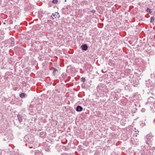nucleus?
<instances>
[{"instance_id": "obj_1", "label": "nucleus", "mask_w": 155, "mask_h": 155, "mask_svg": "<svg viewBox=\"0 0 155 155\" xmlns=\"http://www.w3.org/2000/svg\"><path fill=\"white\" fill-rule=\"evenodd\" d=\"M34 138L33 136L30 135H26L24 137V141L26 143V145L30 148H33L34 145Z\"/></svg>"}, {"instance_id": "obj_2", "label": "nucleus", "mask_w": 155, "mask_h": 155, "mask_svg": "<svg viewBox=\"0 0 155 155\" xmlns=\"http://www.w3.org/2000/svg\"><path fill=\"white\" fill-rule=\"evenodd\" d=\"M2 134L4 140L7 142L9 141L12 137V134L10 130H5L2 133Z\"/></svg>"}, {"instance_id": "obj_3", "label": "nucleus", "mask_w": 155, "mask_h": 155, "mask_svg": "<svg viewBox=\"0 0 155 155\" xmlns=\"http://www.w3.org/2000/svg\"><path fill=\"white\" fill-rule=\"evenodd\" d=\"M18 120L21 124H24V123H22L24 121L25 119V115L24 114H21L17 115Z\"/></svg>"}, {"instance_id": "obj_4", "label": "nucleus", "mask_w": 155, "mask_h": 155, "mask_svg": "<svg viewBox=\"0 0 155 155\" xmlns=\"http://www.w3.org/2000/svg\"><path fill=\"white\" fill-rule=\"evenodd\" d=\"M153 74H151V77L152 78H153L154 80H155L154 82V84H153L152 82L151 81H148L147 83H146V86L148 87H155V78H154L153 76Z\"/></svg>"}, {"instance_id": "obj_5", "label": "nucleus", "mask_w": 155, "mask_h": 155, "mask_svg": "<svg viewBox=\"0 0 155 155\" xmlns=\"http://www.w3.org/2000/svg\"><path fill=\"white\" fill-rule=\"evenodd\" d=\"M148 103L151 104H154L155 103V99L154 98L151 96H150L147 99Z\"/></svg>"}, {"instance_id": "obj_6", "label": "nucleus", "mask_w": 155, "mask_h": 155, "mask_svg": "<svg viewBox=\"0 0 155 155\" xmlns=\"http://www.w3.org/2000/svg\"><path fill=\"white\" fill-rule=\"evenodd\" d=\"M131 83L132 84V85H133L134 87H136L138 85V80L137 79H136L135 78H134L132 80Z\"/></svg>"}, {"instance_id": "obj_7", "label": "nucleus", "mask_w": 155, "mask_h": 155, "mask_svg": "<svg viewBox=\"0 0 155 155\" xmlns=\"http://www.w3.org/2000/svg\"><path fill=\"white\" fill-rule=\"evenodd\" d=\"M81 48L82 50L86 51L88 49V46H87V45L84 44L82 45L81 46Z\"/></svg>"}, {"instance_id": "obj_8", "label": "nucleus", "mask_w": 155, "mask_h": 155, "mask_svg": "<svg viewBox=\"0 0 155 155\" xmlns=\"http://www.w3.org/2000/svg\"><path fill=\"white\" fill-rule=\"evenodd\" d=\"M50 70L53 71L52 74L54 76L56 75V72H58V71L57 69L53 67H51L50 69Z\"/></svg>"}, {"instance_id": "obj_9", "label": "nucleus", "mask_w": 155, "mask_h": 155, "mask_svg": "<svg viewBox=\"0 0 155 155\" xmlns=\"http://www.w3.org/2000/svg\"><path fill=\"white\" fill-rule=\"evenodd\" d=\"M83 110L82 107L79 105H78L77 106L76 108V110L78 112H80L82 111Z\"/></svg>"}, {"instance_id": "obj_10", "label": "nucleus", "mask_w": 155, "mask_h": 155, "mask_svg": "<svg viewBox=\"0 0 155 155\" xmlns=\"http://www.w3.org/2000/svg\"><path fill=\"white\" fill-rule=\"evenodd\" d=\"M10 46H13L14 45V41L13 39H11L9 40Z\"/></svg>"}, {"instance_id": "obj_11", "label": "nucleus", "mask_w": 155, "mask_h": 155, "mask_svg": "<svg viewBox=\"0 0 155 155\" xmlns=\"http://www.w3.org/2000/svg\"><path fill=\"white\" fill-rule=\"evenodd\" d=\"M35 155H39L40 154H42L41 152L38 150H37L35 151Z\"/></svg>"}, {"instance_id": "obj_12", "label": "nucleus", "mask_w": 155, "mask_h": 155, "mask_svg": "<svg viewBox=\"0 0 155 155\" xmlns=\"http://www.w3.org/2000/svg\"><path fill=\"white\" fill-rule=\"evenodd\" d=\"M153 106L152 107H151V110L153 113H154L155 112V104H153Z\"/></svg>"}, {"instance_id": "obj_13", "label": "nucleus", "mask_w": 155, "mask_h": 155, "mask_svg": "<svg viewBox=\"0 0 155 155\" xmlns=\"http://www.w3.org/2000/svg\"><path fill=\"white\" fill-rule=\"evenodd\" d=\"M25 93H22L19 94V96L21 98H23L25 96Z\"/></svg>"}, {"instance_id": "obj_14", "label": "nucleus", "mask_w": 155, "mask_h": 155, "mask_svg": "<svg viewBox=\"0 0 155 155\" xmlns=\"http://www.w3.org/2000/svg\"><path fill=\"white\" fill-rule=\"evenodd\" d=\"M44 149L46 151L49 152L50 150V147L49 146H46L44 147Z\"/></svg>"}, {"instance_id": "obj_15", "label": "nucleus", "mask_w": 155, "mask_h": 155, "mask_svg": "<svg viewBox=\"0 0 155 155\" xmlns=\"http://www.w3.org/2000/svg\"><path fill=\"white\" fill-rule=\"evenodd\" d=\"M34 107L33 106L32 104H30L29 107V110H31L33 109Z\"/></svg>"}, {"instance_id": "obj_16", "label": "nucleus", "mask_w": 155, "mask_h": 155, "mask_svg": "<svg viewBox=\"0 0 155 155\" xmlns=\"http://www.w3.org/2000/svg\"><path fill=\"white\" fill-rule=\"evenodd\" d=\"M146 12H148V13L151 14L152 11H151V9L149 8H147L146 10Z\"/></svg>"}, {"instance_id": "obj_17", "label": "nucleus", "mask_w": 155, "mask_h": 155, "mask_svg": "<svg viewBox=\"0 0 155 155\" xmlns=\"http://www.w3.org/2000/svg\"><path fill=\"white\" fill-rule=\"evenodd\" d=\"M81 81L83 82H84L86 81L85 78L84 77H82L81 78Z\"/></svg>"}, {"instance_id": "obj_18", "label": "nucleus", "mask_w": 155, "mask_h": 155, "mask_svg": "<svg viewBox=\"0 0 155 155\" xmlns=\"http://www.w3.org/2000/svg\"><path fill=\"white\" fill-rule=\"evenodd\" d=\"M3 120V118L2 117V114L0 113V122Z\"/></svg>"}, {"instance_id": "obj_19", "label": "nucleus", "mask_w": 155, "mask_h": 155, "mask_svg": "<svg viewBox=\"0 0 155 155\" xmlns=\"http://www.w3.org/2000/svg\"><path fill=\"white\" fill-rule=\"evenodd\" d=\"M40 135L42 137H44L45 135V134L44 132L42 131L40 132Z\"/></svg>"}, {"instance_id": "obj_20", "label": "nucleus", "mask_w": 155, "mask_h": 155, "mask_svg": "<svg viewBox=\"0 0 155 155\" xmlns=\"http://www.w3.org/2000/svg\"><path fill=\"white\" fill-rule=\"evenodd\" d=\"M154 20V18L153 17H151L150 18V22L152 23L153 22Z\"/></svg>"}, {"instance_id": "obj_21", "label": "nucleus", "mask_w": 155, "mask_h": 155, "mask_svg": "<svg viewBox=\"0 0 155 155\" xmlns=\"http://www.w3.org/2000/svg\"><path fill=\"white\" fill-rule=\"evenodd\" d=\"M58 2V0H53V1H52V2L53 3L55 4V3H57V2Z\"/></svg>"}, {"instance_id": "obj_22", "label": "nucleus", "mask_w": 155, "mask_h": 155, "mask_svg": "<svg viewBox=\"0 0 155 155\" xmlns=\"http://www.w3.org/2000/svg\"><path fill=\"white\" fill-rule=\"evenodd\" d=\"M146 138L148 139H150L151 137L150 136V134H148L146 136Z\"/></svg>"}, {"instance_id": "obj_23", "label": "nucleus", "mask_w": 155, "mask_h": 155, "mask_svg": "<svg viewBox=\"0 0 155 155\" xmlns=\"http://www.w3.org/2000/svg\"><path fill=\"white\" fill-rule=\"evenodd\" d=\"M56 12L55 13H53L52 14V15H53V16H54V18H56V17L57 16L56 15Z\"/></svg>"}, {"instance_id": "obj_24", "label": "nucleus", "mask_w": 155, "mask_h": 155, "mask_svg": "<svg viewBox=\"0 0 155 155\" xmlns=\"http://www.w3.org/2000/svg\"><path fill=\"white\" fill-rule=\"evenodd\" d=\"M4 37V36L3 35H0V39H3V38Z\"/></svg>"}, {"instance_id": "obj_25", "label": "nucleus", "mask_w": 155, "mask_h": 155, "mask_svg": "<svg viewBox=\"0 0 155 155\" xmlns=\"http://www.w3.org/2000/svg\"><path fill=\"white\" fill-rule=\"evenodd\" d=\"M131 112L132 113H135V109H134L132 110Z\"/></svg>"}, {"instance_id": "obj_26", "label": "nucleus", "mask_w": 155, "mask_h": 155, "mask_svg": "<svg viewBox=\"0 0 155 155\" xmlns=\"http://www.w3.org/2000/svg\"><path fill=\"white\" fill-rule=\"evenodd\" d=\"M91 12L93 13H94L96 12V11L93 9L91 11Z\"/></svg>"}, {"instance_id": "obj_27", "label": "nucleus", "mask_w": 155, "mask_h": 155, "mask_svg": "<svg viewBox=\"0 0 155 155\" xmlns=\"http://www.w3.org/2000/svg\"><path fill=\"white\" fill-rule=\"evenodd\" d=\"M146 150L145 151V152H144V155H147V154H148L147 153V152H146ZM147 151H148L147 150Z\"/></svg>"}, {"instance_id": "obj_28", "label": "nucleus", "mask_w": 155, "mask_h": 155, "mask_svg": "<svg viewBox=\"0 0 155 155\" xmlns=\"http://www.w3.org/2000/svg\"><path fill=\"white\" fill-rule=\"evenodd\" d=\"M51 19L52 20H54V17H53V15H52L51 16Z\"/></svg>"}, {"instance_id": "obj_29", "label": "nucleus", "mask_w": 155, "mask_h": 155, "mask_svg": "<svg viewBox=\"0 0 155 155\" xmlns=\"http://www.w3.org/2000/svg\"><path fill=\"white\" fill-rule=\"evenodd\" d=\"M148 94H149V96H150L151 95H152V93H151L150 92H149V93H147Z\"/></svg>"}, {"instance_id": "obj_30", "label": "nucleus", "mask_w": 155, "mask_h": 155, "mask_svg": "<svg viewBox=\"0 0 155 155\" xmlns=\"http://www.w3.org/2000/svg\"><path fill=\"white\" fill-rule=\"evenodd\" d=\"M141 111L142 112H144L145 111V109H142V110H141Z\"/></svg>"}, {"instance_id": "obj_31", "label": "nucleus", "mask_w": 155, "mask_h": 155, "mask_svg": "<svg viewBox=\"0 0 155 155\" xmlns=\"http://www.w3.org/2000/svg\"><path fill=\"white\" fill-rule=\"evenodd\" d=\"M153 123L155 125V119L153 120Z\"/></svg>"}, {"instance_id": "obj_32", "label": "nucleus", "mask_w": 155, "mask_h": 155, "mask_svg": "<svg viewBox=\"0 0 155 155\" xmlns=\"http://www.w3.org/2000/svg\"><path fill=\"white\" fill-rule=\"evenodd\" d=\"M64 154H65V153H62L61 154V155H64Z\"/></svg>"}, {"instance_id": "obj_33", "label": "nucleus", "mask_w": 155, "mask_h": 155, "mask_svg": "<svg viewBox=\"0 0 155 155\" xmlns=\"http://www.w3.org/2000/svg\"><path fill=\"white\" fill-rule=\"evenodd\" d=\"M49 14H50V13H48V16H49V15L50 16V15H49Z\"/></svg>"}, {"instance_id": "obj_34", "label": "nucleus", "mask_w": 155, "mask_h": 155, "mask_svg": "<svg viewBox=\"0 0 155 155\" xmlns=\"http://www.w3.org/2000/svg\"><path fill=\"white\" fill-rule=\"evenodd\" d=\"M58 14H59V13L58 12H57Z\"/></svg>"}, {"instance_id": "obj_35", "label": "nucleus", "mask_w": 155, "mask_h": 155, "mask_svg": "<svg viewBox=\"0 0 155 155\" xmlns=\"http://www.w3.org/2000/svg\"><path fill=\"white\" fill-rule=\"evenodd\" d=\"M65 2H66V0H65Z\"/></svg>"}]
</instances>
